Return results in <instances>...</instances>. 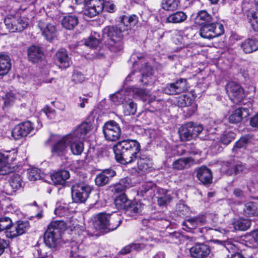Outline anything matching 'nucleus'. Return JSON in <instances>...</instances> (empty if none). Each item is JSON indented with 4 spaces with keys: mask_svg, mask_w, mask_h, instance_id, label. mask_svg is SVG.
Returning <instances> with one entry per match:
<instances>
[{
    "mask_svg": "<svg viewBox=\"0 0 258 258\" xmlns=\"http://www.w3.org/2000/svg\"><path fill=\"white\" fill-rule=\"evenodd\" d=\"M36 0H6L4 11L7 15L4 23L11 32H21L27 28L28 22L22 19L20 12L27 9L28 6L34 4Z\"/></svg>",
    "mask_w": 258,
    "mask_h": 258,
    "instance_id": "f257e3e1",
    "label": "nucleus"
},
{
    "mask_svg": "<svg viewBox=\"0 0 258 258\" xmlns=\"http://www.w3.org/2000/svg\"><path fill=\"white\" fill-rule=\"evenodd\" d=\"M113 150L117 162L126 165L137 159L141 146L136 140H124L117 142Z\"/></svg>",
    "mask_w": 258,
    "mask_h": 258,
    "instance_id": "f03ea898",
    "label": "nucleus"
},
{
    "mask_svg": "<svg viewBox=\"0 0 258 258\" xmlns=\"http://www.w3.org/2000/svg\"><path fill=\"white\" fill-rule=\"evenodd\" d=\"M121 222V216L117 213H113L111 215L100 213L94 218L93 225L96 229L108 232L116 229Z\"/></svg>",
    "mask_w": 258,
    "mask_h": 258,
    "instance_id": "7ed1b4c3",
    "label": "nucleus"
},
{
    "mask_svg": "<svg viewBox=\"0 0 258 258\" xmlns=\"http://www.w3.org/2000/svg\"><path fill=\"white\" fill-rule=\"evenodd\" d=\"M65 228L66 226L63 221L51 222L44 234L45 244L50 248L55 247L59 243L61 233Z\"/></svg>",
    "mask_w": 258,
    "mask_h": 258,
    "instance_id": "20e7f679",
    "label": "nucleus"
},
{
    "mask_svg": "<svg viewBox=\"0 0 258 258\" xmlns=\"http://www.w3.org/2000/svg\"><path fill=\"white\" fill-rule=\"evenodd\" d=\"M48 141L53 144L51 152L53 156L64 157L68 152V135L62 137L57 135H51Z\"/></svg>",
    "mask_w": 258,
    "mask_h": 258,
    "instance_id": "39448f33",
    "label": "nucleus"
},
{
    "mask_svg": "<svg viewBox=\"0 0 258 258\" xmlns=\"http://www.w3.org/2000/svg\"><path fill=\"white\" fill-rule=\"evenodd\" d=\"M203 127L191 122L184 124L178 130L179 137L182 141L195 139L203 131Z\"/></svg>",
    "mask_w": 258,
    "mask_h": 258,
    "instance_id": "423d86ee",
    "label": "nucleus"
},
{
    "mask_svg": "<svg viewBox=\"0 0 258 258\" xmlns=\"http://www.w3.org/2000/svg\"><path fill=\"white\" fill-rule=\"evenodd\" d=\"M224 32V27L219 23L205 24L200 29L201 37L206 39H212L222 35Z\"/></svg>",
    "mask_w": 258,
    "mask_h": 258,
    "instance_id": "0eeeda50",
    "label": "nucleus"
},
{
    "mask_svg": "<svg viewBox=\"0 0 258 258\" xmlns=\"http://www.w3.org/2000/svg\"><path fill=\"white\" fill-rule=\"evenodd\" d=\"M92 188L87 184H77L72 188V198L76 203H84L88 198Z\"/></svg>",
    "mask_w": 258,
    "mask_h": 258,
    "instance_id": "6e6552de",
    "label": "nucleus"
},
{
    "mask_svg": "<svg viewBox=\"0 0 258 258\" xmlns=\"http://www.w3.org/2000/svg\"><path fill=\"white\" fill-rule=\"evenodd\" d=\"M103 133L105 139L109 141L117 140L121 135V129L114 120L106 122L103 127Z\"/></svg>",
    "mask_w": 258,
    "mask_h": 258,
    "instance_id": "1a4fd4ad",
    "label": "nucleus"
},
{
    "mask_svg": "<svg viewBox=\"0 0 258 258\" xmlns=\"http://www.w3.org/2000/svg\"><path fill=\"white\" fill-rule=\"evenodd\" d=\"M104 9V0H89L86 2L83 14L92 18L99 15Z\"/></svg>",
    "mask_w": 258,
    "mask_h": 258,
    "instance_id": "9d476101",
    "label": "nucleus"
},
{
    "mask_svg": "<svg viewBox=\"0 0 258 258\" xmlns=\"http://www.w3.org/2000/svg\"><path fill=\"white\" fill-rule=\"evenodd\" d=\"M125 31L120 23L118 26H108L102 30L103 36L107 38L106 42L122 39V33Z\"/></svg>",
    "mask_w": 258,
    "mask_h": 258,
    "instance_id": "9b49d317",
    "label": "nucleus"
},
{
    "mask_svg": "<svg viewBox=\"0 0 258 258\" xmlns=\"http://www.w3.org/2000/svg\"><path fill=\"white\" fill-rule=\"evenodd\" d=\"M226 90L229 98L234 103L240 102L244 97L243 89L235 82L227 83Z\"/></svg>",
    "mask_w": 258,
    "mask_h": 258,
    "instance_id": "f8f14e48",
    "label": "nucleus"
},
{
    "mask_svg": "<svg viewBox=\"0 0 258 258\" xmlns=\"http://www.w3.org/2000/svg\"><path fill=\"white\" fill-rule=\"evenodd\" d=\"M206 223V217L204 215H199L196 217H191L186 220L183 223V225L187 228L192 230L196 229L197 232H199L204 233V231H207V227L198 228Z\"/></svg>",
    "mask_w": 258,
    "mask_h": 258,
    "instance_id": "ddd939ff",
    "label": "nucleus"
},
{
    "mask_svg": "<svg viewBox=\"0 0 258 258\" xmlns=\"http://www.w3.org/2000/svg\"><path fill=\"white\" fill-rule=\"evenodd\" d=\"M187 83L185 79H180L175 82L166 85L163 91L168 95H175L181 93L187 90Z\"/></svg>",
    "mask_w": 258,
    "mask_h": 258,
    "instance_id": "4468645a",
    "label": "nucleus"
},
{
    "mask_svg": "<svg viewBox=\"0 0 258 258\" xmlns=\"http://www.w3.org/2000/svg\"><path fill=\"white\" fill-rule=\"evenodd\" d=\"M38 27L42 35L48 41H50L56 36L55 26L49 23L47 20H41L39 21Z\"/></svg>",
    "mask_w": 258,
    "mask_h": 258,
    "instance_id": "2eb2a0df",
    "label": "nucleus"
},
{
    "mask_svg": "<svg viewBox=\"0 0 258 258\" xmlns=\"http://www.w3.org/2000/svg\"><path fill=\"white\" fill-rule=\"evenodd\" d=\"M34 130V126L30 121H26L20 123L15 126L12 131V134L16 140L21 137H26Z\"/></svg>",
    "mask_w": 258,
    "mask_h": 258,
    "instance_id": "dca6fc26",
    "label": "nucleus"
},
{
    "mask_svg": "<svg viewBox=\"0 0 258 258\" xmlns=\"http://www.w3.org/2000/svg\"><path fill=\"white\" fill-rule=\"evenodd\" d=\"M14 153L6 151L0 153V174L5 175L13 171V169L9 165V161L12 160L14 157Z\"/></svg>",
    "mask_w": 258,
    "mask_h": 258,
    "instance_id": "f3484780",
    "label": "nucleus"
},
{
    "mask_svg": "<svg viewBox=\"0 0 258 258\" xmlns=\"http://www.w3.org/2000/svg\"><path fill=\"white\" fill-rule=\"evenodd\" d=\"M29 226L28 221H19L13 226L11 230L6 231V234L7 237L13 238L21 235L25 233Z\"/></svg>",
    "mask_w": 258,
    "mask_h": 258,
    "instance_id": "a211bd4d",
    "label": "nucleus"
},
{
    "mask_svg": "<svg viewBox=\"0 0 258 258\" xmlns=\"http://www.w3.org/2000/svg\"><path fill=\"white\" fill-rule=\"evenodd\" d=\"M152 67L148 65L147 63H145V66L141 69L140 72L134 71L130 74L126 78V81H131V78L136 74H138L137 76L142 75V79H140V82L144 85H147L152 82L151 81V75H152Z\"/></svg>",
    "mask_w": 258,
    "mask_h": 258,
    "instance_id": "6ab92c4d",
    "label": "nucleus"
},
{
    "mask_svg": "<svg viewBox=\"0 0 258 258\" xmlns=\"http://www.w3.org/2000/svg\"><path fill=\"white\" fill-rule=\"evenodd\" d=\"M177 105L180 107H187V115H192L197 109V105L194 103L192 97L187 95H183L178 98Z\"/></svg>",
    "mask_w": 258,
    "mask_h": 258,
    "instance_id": "aec40b11",
    "label": "nucleus"
},
{
    "mask_svg": "<svg viewBox=\"0 0 258 258\" xmlns=\"http://www.w3.org/2000/svg\"><path fill=\"white\" fill-rule=\"evenodd\" d=\"M116 175L115 170L111 168L103 170L98 174L95 179V184L98 186H103L108 184Z\"/></svg>",
    "mask_w": 258,
    "mask_h": 258,
    "instance_id": "412c9836",
    "label": "nucleus"
},
{
    "mask_svg": "<svg viewBox=\"0 0 258 258\" xmlns=\"http://www.w3.org/2000/svg\"><path fill=\"white\" fill-rule=\"evenodd\" d=\"M190 254L194 258H206L211 252L210 247L205 244L200 243L190 248Z\"/></svg>",
    "mask_w": 258,
    "mask_h": 258,
    "instance_id": "4be33fe9",
    "label": "nucleus"
},
{
    "mask_svg": "<svg viewBox=\"0 0 258 258\" xmlns=\"http://www.w3.org/2000/svg\"><path fill=\"white\" fill-rule=\"evenodd\" d=\"M92 129V124L91 122H83L68 135L83 140Z\"/></svg>",
    "mask_w": 258,
    "mask_h": 258,
    "instance_id": "5701e85b",
    "label": "nucleus"
},
{
    "mask_svg": "<svg viewBox=\"0 0 258 258\" xmlns=\"http://www.w3.org/2000/svg\"><path fill=\"white\" fill-rule=\"evenodd\" d=\"M69 146L70 147L72 154L75 155H80L84 151L83 140L68 135Z\"/></svg>",
    "mask_w": 258,
    "mask_h": 258,
    "instance_id": "b1692460",
    "label": "nucleus"
},
{
    "mask_svg": "<svg viewBox=\"0 0 258 258\" xmlns=\"http://www.w3.org/2000/svg\"><path fill=\"white\" fill-rule=\"evenodd\" d=\"M55 61L59 68L66 69L70 67L71 61L65 49L58 50L55 55Z\"/></svg>",
    "mask_w": 258,
    "mask_h": 258,
    "instance_id": "393cba45",
    "label": "nucleus"
},
{
    "mask_svg": "<svg viewBox=\"0 0 258 258\" xmlns=\"http://www.w3.org/2000/svg\"><path fill=\"white\" fill-rule=\"evenodd\" d=\"M197 177L203 184H210L212 181V172L207 167L203 166L197 169Z\"/></svg>",
    "mask_w": 258,
    "mask_h": 258,
    "instance_id": "a878e982",
    "label": "nucleus"
},
{
    "mask_svg": "<svg viewBox=\"0 0 258 258\" xmlns=\"http://www.w3.org/2000/svg\"><path fill=\"white\" fill-rule=\"evenodd\" d=\"M27 52L29 60L33 63L38 62L43 58V52L41 48L38 46H31L28 49Z\"/></svg>",
    "mask_w": 258,
    "mask_h": 258,
    "instance_id": "bb28decb",
    "label": "nucleus"
},
{
    "mask_svg": "<svg viewBox=\"0 0 258 258\" xmlns=\"http://www.w3.org/2000/svg\"><path fill=\"white\" fill-rule=\"evenodd\" d=\"M119 23L127 31L134 27L138 22V18L136 15L130 16L122 15L119 17Z\"/></svg>",
    "mask_w": 258,
    "mask_h": 258,
    "instance_id": "cd10ccee",
    "label": "nucleus"
},
{
    "mask_svg": "<svg viewBox=\"0 0 258 258\" xmlns=\"http://www.w3.org/2000/svg\"><path fill=\"white\" fill-rule=\"evenodd\" d=\"M70 172L66 170H61L51 174L50 177L52 181L55 184L63 185L66 180L69 178Z\"/></svg>",
    "mask_w": 258,
    "mask_h": 258,
    "instance_id": "c85d7f7f",
    "label": "nucleus"
},
{
    "mask_svg": "<svg viewBox=\"0 0 258 258\" xmlns=\"http://www.w3.org/2000/svg\"><path fill=\"white\" fill-rule=\"evenodd\" d=\"M249 114V110L246 108H240L235 110L229 116L231 123H236L240 122L243 118L247 117Z\"/></svg>",
    "mask_w": 258,
    "mask_h": 258,
    "instance_id": "c756f323",
    "label": "nucleus"
},
{
    "mask_svg": "<svg viewBox=\"0 0 258 258\" xmlns=\"http://www.w3.org/2000/svg\"><path fill=\"white\" fill-rule=\"evenodd\" d=\"M241 48L246 53H251L258 49V39H247L241 43Z\"/></svg>",
    "mask_w": 258,
    "mask_h": 258,
    "instance_id": "7c9ffc66",
    "label": "nucleus"
},
{
    "mask_svg": "<svg viewBox=\"0 0 258 258\" xmlns=\"http://www.w3.org/2000/svg\"><path fill=\"white\" fill-rule=\"evenodd\" d=\"M145 204L142 203L141 201H133L131 202L129 204L126 212L128 214L131 216H134L136 214H140L142 213L143 211L145 208Z\"/></svg>",
    "mask_w": 258,
    "mask_h": 258,
    "instance_id": "2f4dec72",
    "label": "nucleus"
},
{
    "mask_svg": "<svg viewBox=\"0 0 258 258\" xmlns=\"http://www.w3.org/2000/svg\"><path fill=\"white\" fill-rule=\"evenodd\" d=\"M11 62L10 57L8 55H0V76L6 75L11 68Z\"/></svg>",
    "mask_w": 258,
    "mask_h": 258,
    "instance_id": "473e14b6",
    "label": "nucleus"
},
{
    "mask_svg": "<svg viewBox=\"0 0 258 258\" xmlns=\"http://www.w3.org/2000/svg\"><path fill=\"white\" fill-rule=\"evenodd\" d=\"M128 97L129 94L127 91L121 90L110 95V98L115 105H120L127 102Z\"/></svg>",
    "mask_w": 258,
    "mask_h": 258,
    "instance_id": "72a5a7b5",
    "label": "nucleus"
},
{
    "mask_svg": "<svg viewBox=\"0 0 258 258\" xmlns=\"http://www.w3.org/2000/svg\"><path fill=\"white\" fill-rule=\"evenodd\" d=\"M232 225L235 230L245 231L250 227L251 221L247 219L239 218L234 219Z\"/></svg>",
    "mask_w": 258,
    "mask_h": 258,
    "instance_id": "f704fd0d",
    "label": "nucleus"
},
{
    "mask_svg": "<svg viewBox=\"0 0 258 258\" xmlns=\"http://www.w3.org/2000/svg\"><path fill=\"white\" fill-rule=\"evenodd\" d=\"M187 18L186 13L182 11H178L168 16L166 22L169 23H181L185 21Z\"/></svg>",
    "mask_w": 258,
    "mask_h": 258,
    "instance_id": "c9c22d12",
    "label": "nucleus"
},
{
    "mask_svg": "<svg viewBox=\"0 0 258 258\" xmlns=\"http://www.w3.org/2000/svg\"><path fill=\"white\" fill-rule=\"evenodd\" d=\"M78 24V19L75 15H67L61 21L62 26L67 29H73Z\"/></svg>",
    "mask_w": 258,
    "mask_h": 258,
    "instance_id": "e433bc0d",
    "label": "nucleus"
},
{
    "mask_svg": "<svg viewBox=\"0 0 258 258\" xmlns=\"http://www.w3.org/2000/svg\"><path fill=\"white\" fill-rule=\"evenodd\" d=\"M212 17L206 10L200 11L195 19V23L198 25H203L212 21Z\"/></svg>",
    "mask_w": 258,
    "mask_h": 258,
    "instance_id": "4c0bfd02",
    "label": "nucleus"
},
{
    "mask_svg": "<svg viewBox=\"0 0 258 258\" xmlns=\"http://www.w3.org/2000/svg\"><path fill=\"white\" fill-rule=\"evenodd\" d=\"M194 162V160L191 158H181L173 162L172 167L174 169L182 170L187 166H190L191 164H193Z\"/></svg>",
    "mask_w": 258,
    "mask_h": 258,
    "instance_id": "58836bf2",
    "label": "nucleus"
},
{
    "mask_svg": "<svg viewBox=\"0 0 258 258\" xmlns=\"http://www.w3.org/2000/svg\"><path fill=\"white\" fill-rule=\"evenodd\" d=\"M137 164L139 170L142 171H147L152 165V162L150 158L145 155L137 158Z\"/></svg>",
    "mask_w": 258,
    "mask_h": 258,
    "instance_id": "ea45409f",
    "label": "nucleus"
},
{
    "mask_svg": "<svg viewBox=\"0 0 258 258\" xmlns=\"http://www.w3.org/2000/svg\"><path fill=\"white\" fill-rule=\"evenodd\" d=\"M106 45L108 49L114 53L121 51L123 48L122 39L115 40L110 42H106Z\"/></svg>",
    "mask_w": 258,
    "mask_h": 258,
    "instance_id": "a19ab883",
    "label": "nucleus"
},
{
    "mask_svg": "<svg viewBox=\"0 0 258 258\" xmlns=\"http://www.w3.org/2000/svg\"><path fill=\"white\" fill-rule=\"evenodd\" d=\"M131 201L128 200L124 194H121L118 196L114 201V204L118 209H127Z\"/></svg>",
    "mask_w": 258,
    "mask_h": 258,
    "instance_id": "79ce46f5",
    "label": "nucleus"
},
{
    "mask_svg": "<svg viewBox=\"0 0 258 258\" xmlns=\"http://www.w3.org/2000/svg\"><path fill=\"white\" fill-rule=\"evenodd\" d=\"M128 101L123 104V113L125 115H134L136 113L137 106V104L133 101L130 100L128 97Z\"/></svg>",
    "mask_w": 258,
    "mask_h": 258,
    "instance_id": "37998d69",
    "label": "nucleus"
},
{
    "mask_svg": "<svg viewBox=\"0 0 258 258\" xmlns=\"http://www.w3.org/2000/svg\"><path fill=\"white\" fill-rule=\"evenodd\" d=\"M231 168L228 169V172L230 174H236L240 172L243 171L246 168L244 165L239 161L233 160L231 163Z\"/></svg>",
    "mask_w": 258,
    "mask_h": 258,
    "instance_id": "c03bdc74",
    "label": "nucleus"
},
{
    "mask_svg": "<svg viewBox=\"0 0 258 258\" xmlns=\"http://www.w3.org/2000/svg\"><path fill=\"white\" fill-rule=\"evenodd\" d=\"M131 91L135 98H140L143 100H147L149 95V91L147 90L140 88H131Z\"/></svg>",
    "mask_w": 258,
    "mask_h": 258,
    "instance_id": "a18cd8bd",
    "label": "nucleus"
},
{
    "mask_svg": "<svg viewBox=\"0 0 258 258\" xmlns=\"http://www.w3.org/2000/svg\"><path fill=\"white\" fill-rule=\"evenodd\" d=\"M235 134L232 132L226 131L222 134L218 142L225 146L228 145L234 139Z\"/></svg>",
    "mask_w": 258,
    "mask_h": 258,
    "instance_id": "49530a36",
    "label": "nucleus"
},
{
    "mask_svg": "<svg viewBox=\"0 0 258 258\" xmlns=\"http://www.w3.org/2000/svg\"><path fill=\"white\" fill-rule=\"evenodd\" d=\"M244 213L248 216H255L257 214L256 204L254 202H249L244 206Z\"/></svg>",
    "mask_w": 258,
    "mask_h": 258,
    "instance_id": "de8ad7c7",
    "label": "nucleus"
},
{
    "mask_svg": "<svg viewBox=\"0 0 258 258\" xmlns=\"http://www.w3.org/2000/svg\"><path fill=\"white\" fill-rule=\"evenodd\" d=\"M216 242L217 243L223 245L229 252H234L235 253L238 250V243L237 242L234 243L230 240L220 241L219 240H217Z\"/></svg>",
    "mask_w": 258,
    "mask_h": 258,
    "instance_id": "09e8293b",
    "label": "nucleus"
},
{
    "mask_svg": "<svg viewBox=\"0 0 258 258\" xmlns=\"http://www.w3.org/2000/svg\"><path fill=\"white\" fill-rule=\"evenodd\" d=\"M179 2L177 0H162V7L166 11H174L177 9Z\"/></svg>",
    "mask_w": 258,
    "mask_h": 258,
    "instance_id": "8fccbe9b",
    "label": "nucleus"
},
{
    "mask_svg": "<svg viewBox=\"0 0 258 258\" xmlns=\"http://www.w3.org/2000/svg\"><path fill=\"white\" fill-rule=\"evenodd\" d=\"M13 222L11 219L8 217L4 216L0 218V232L12 228Z\"/></svg>",
    "mask_w": 258,
    "mask_h": 258,
    "instance_id": "3c124183",
    "label": "nucleus"
},
{
    "mask_svg": "<svg viewBox=\"0 0 258 258\" xmlns=\"http://www.w3.org/2000/svg\"><path fill=\"white\" fill-rule=\"evenodd\" d=\"M247 17L253 30L258 32V12H249L247 15Z\"/></svg>",
    "mask_w": 258,
    "mask_h": 258,
    "instance_id": "603ef678",
    "label": "nucleus"
},
{
    "mask_svg": "<svg viewBox=\"0 0 258 258\" xmlns=\"http://www.w3.org/2000/svg\"><path fill=\"white\" fill-rule=\"evenodd\" d=\"M153 186V184L152 182L144 183L138 190V195L144 197L146 194H151Z\"/></svg>",
    "mask_w": 258,
    "mask_h": 258,
    "instance_id": "864d4df0",
    "label": "nucleus"
},
{
    "mask_svg": "<svg viewBox=\"0 0 258 258\" xmlns=\"http://www.w3.org/2000/svg\"><path fill=\"white\" fill-rule=\"evenodd\" d=\"M128 179L124 178L121 179L119 182L115 185L114 190L116 192H120L124 191L126 188L130 186Z\"/></svg>",
    "mask_w": 258,
    "mask_h": 258,
    "instance_id": "5fc2aeb1",
    "label": "nucleus"
},
{
    "mask_svg": "<svg viewBox=\"0 0 258 258\" xmlns=\"http://www.w3.org/2000/svg\"><path fill=\"white\" fill-rule=\"evenodd\" d=\"M28 178L30 180H36L41 177L40 170L36 168L30 169L27 173Z\"/></svg>",
    "mask_w": 258,
    "mask_h": 258,
    "instance_id": "6e6d98bb",
    "label": "nucleus"
},
{
    "mask_svg": "<svg viewBox=\"0 0 258 258\" xmlns=\"http://www.w3.org/2000/svg\"><path fill=\"white\" fill-rule=\"evenodd\" d=\"M145 247V244L142 243H134L132 245L125 246L123 249L122 250V253L124 254L128 253L131 252L132 249L139 250L144 248Z\"/></svg>",
    "mask_w": 258,
    "mask_h": 258,
    "instance_id": "4d7b16f0",
    "label": "nucleus"
},
{
    "mask_svg": "<svg viewBox=\"0 0 258 258\" xmlns=\"http://www.w3.org/2000/svg\"><path fill=\"white\" fill-rule=\"evenodd\" d=\"M157 203L160 207H165L172 200V197L169 195L164 196L163 197H157Z\"/></svg>",
    "mask_w": 258,
    "mask_h": 258,
    "instance_id": "13d9d810",
    "label": "nucleus"
},
{
    "mask_svg": "<svg viewBox=\"0 0 258 258\" xmlns=\"http://www.w3.org/2000/svg\"><path fill=\"white\" fill-rule=\"evenodd\" d=\"M85 77L83 74L77 71H75L72 75V80L75 83H81L84 81Z\"/></svg>",
    "mask_w": 258,
    "mask_h": 258,
    "instance_id": "bf43d9fd",
    "label": "nucleus"
},
{
    "mask_svg": "<svg viewBox=\"0 0 258 258\" xmlns=\"http://www.w3.org/2000/svg\"><path fill=\"white\" fill-rule=\"evenodd\" d=\"M54 213L59 217L64 216L69 213V209L66 206L60 205L55 208Z\"/></svg>",
    "mask_w": 258,
    "mask_h": 258,
    "instance_id": "052dcab7",
    "label": "nucleus"
},
{
    "mask_svg": "<svg viewBox=\"0 0 258 258\" xmlns=\"http://www.w3.org/2000/svg\"><path fill=\"white\" fill-rule=\"evenodd\" d=\"M4 103L6 106L11 105L15 100L14 94L12 92H9L4 97Z\"/></svg>",
    "mask_w": 258,
    "mask_h": 258,
    "instance_id": "680f3d73",
    "label": "nucleus"
},
{
    "mask_svg": "<svg viewBox=\"0 0 258 258\" xmlns=\"http://www.w3.org/2000/svg\"><path fill=\"white\" fill-rule=\"evenodd\" d=\"M21 179L19 176H16L12 178L10 182L11 185L14 188L18 189L22 186Z\"/></svg>",
    "mask_w": 258,
    "mask_h": 258,
    "instance_id": "e2e57ef3",
    "label": "nucleus"
},
{
    "mask_svg": "<svg viewBox=\"0 0 258 258\" xmlns=\"http://www.w3.org/2000/svg\"><path fill=\"white\" fill-rule=\"evenodd\" d=\"M99 40L94 37H90L85 42V44L92 48L96 47L99 44Z\"/></svg>",
    "mask_w": 258,
    "mask_h": 258,
    "instance_id": "0e129e2a",
    "label": "nucleus"
},
{
    "mask_svg": "<svg viewBox=\"0 0 258 258\" xmlns=\"http://www.w3.org/2000/svg\"><path fill=\"white\" fill-rule=\"evenodd\" d=\"M247 143V139L245 137L240 138L235 144L234 149L245 147Z\"/></svg>",
    "mask_w": 258,
    "mask_h": 258,
    "instance_id": "69168bd1",
    "label": "nucleus"
},
{
    "mask_svg": "<svg viewBox=\"0 0 258 258\" xmlns=\"http://www.w3.org/2000/svg\"><path fill=\"white\" fill-rule=\"evenodd\" d=\"M44 112L47 117L50 119H53L55 117V111L52 109L46 108L44 109Z\"/></svg>",
    "mask_w": 258,
    "mask_h": 258,
    "instance_id": "338daca9",
    "label": "nucleus"
},
{
    "mask_svg": "<svg viewBox=\"0 0 258 258\" xmlns=\"http://www.w3.org/2000/svg\"><path fill=\"white\" fill-rule=\"evenodd\" d=\"M250 124L252 127H258V113L256 114L251 118Z\"/></svg>",
    "mask_w": 258,
    "mask_h": 258,
    "instance_id": "774afa93",
    "label": "nucleus"
}]
</instances>
